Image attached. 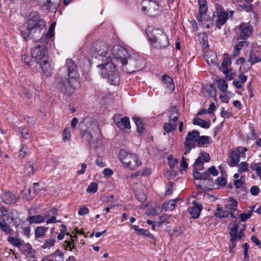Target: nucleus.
<instances>
[{
    "label": "nucleus",
    "instance_id": "1",
    "mask_svg": "<svg viewBox=\"0 0 261 261\" xmlns=\"http://www.w3.org/2000/svg\"><path fill=\"white\" fill-rule=\"evenodd\" d=\"M107 48L99 49L95 58L101 61V63L97 65L100 69L101 76L108 80L112 85H116L119 83V76L117 69L115 64L112 62Z\"/></svg>",
    "mask_w": 261,
    "mask_h": 261
},
{
    "label": "nucleus",
    "instance_id": "2",
    "mask_svg": "<svg viewBox=\"0 0 261 261\" xmlns=\"http://www.w3.org/2000/svg\"><path fill=\"white\" fill-rule=\"evenodd\" d=\"M32 58L40 64L43 73L46 76L51 74L53 68L48 61V53L44 45H38L32 50Z\"/></svg>",
    "mask_w": 261,
    "mask_h": 261
},
{
    "label": "nucleus",
    "instance_id": "3",
    "mask_svg": "<svg viewBox=\"0 0 261 261\" xmlns=\"http://www.w3.org/2000/svg\"><path fill=\"white\" fill-rule=\"evenodd\" d=\"M147 36L151 44L155 48L162 49L169 45L168 38L162 30L154 29L147 33Z\"/></svg>",
    "mask_w": 261,
    "mask_h": 261
},
{
    "label": "nucleus",
    "instance_id": "4",
    "mask_svg": "<svg viewBox=\"0 0 261 261\" xmlns=\"http://www.w3.org/2000/svg\"><path fill=\"white\" fill-rule=\"evenodd\" d=\"M57 87L62 93L70 95L74 92V90L79 87L80 83H73L72 79L69 77H60L56 80Z\"/></svg>",
    "mask_w": 261,
    "mask_h": 261
},
{
    "label": "nucleus",
    "instance_id": "5",
    "mask_svg": "<svg viewBox=\"0 0 261 261\" xmlns=\"http://www.w3.org/2000/svg\"><path fill=\"white\" fill-rule=\"evenodd\" d=\"M112 55L116 61L121 65L123 70L127 73H131L134 70L127 69L126 65L127 64V59L129 55L126 49L120 45H115L112 50Z\"/></svg>",
    "mask_w": 261,
    "mask_h": 261
},
{
    "label": "nucleus",
    "instance_id": "6",
    "mask_svg": "<svg viewBox=\"0 0 261 261\" xmlns=\"http://www.w3.org/2000/svg\"><path fill=\"white\" fill-rule=\"evenodd\" d=\"M119 159L125 167L134 170L136 167L141 164L138 156L134 153H128L125 150L119 151Z\"/></svg>",
    "mask_w": 261,
    "mask_h": 261
},
{
    "label": "nucleus",
    "instance_id": "7",
    "mask_svg": "<svg viewBox=\"0 0 261 261\" xmlns=\"http://www.w3.org/2000/svg\"><path fill=\"white\" fill-rule=\"evenodd\" d=\"M45 26H34V27H27L26 30L21 31L22 36L26 41L32 39L35 42H37L43 37L44 35V29Z\"/></svg>",
    "mask_w": 261,
    "mask_h": 261
},
{
    "label": "nucleus",
    "instance_id": "8",
    "mask_svg": "<svg viewBox=\"0 0 261 261\" xmlns=\"http://www.w3.org/2000/svg\"><path fill=\"white\" fill-rule=\"evenodd\" d=\"M252 31L253 27L249 23L242 22L235 28L239 39L244 40L249 38Z\"/></svg>",
    "mask_w": 261,
    "mask_h": 261
},
{
    "label": "nucleus",
    "instance_id": "9",
    "mask_svg": "<svg viewBox=\"0 0 261 261\" xmlns=\"http://www.w3.org/2000/svg\"><path fill=\"white\" fill-rule=\"evenodd\" d=\"M199 133L196 130H193L189 132L187 136L185 138V141L184 142V146L185 149V154L189 153L191 150L192 148L195 147L194 143L197 142Z\"/></svg>",
    "mask_w": 261,
    "mask_h": 261
},
{
    "label": "nucleus",
    "instance_id": "10",
    "mask_svg": "<svg viewBox=\"0 0 261 261\" xmlns=\"http://www.w3.org/2000/svg\"><path fill=\"white\" fill-rule=\"evenodd\" d=\"M247 149L242 146H239L236 148V150L232 151L230 154L229 158L230 161L228 164L229 166L234 167L237 166L240 159L241 155L245 156Z\"/></svg>",
    "mask_w": 261,
    "mask_h": 261
},
{
    "label": "nucleus",
    "instance_id": "11",
    "mask_svg": "<svg viewBox=\"0 0 261 261\" xmlns=\"http://www.w3.org/2000/svg\"><path fill=\"white\" fill-rule=\"evenodd\" d=\"M66 68L67 70V75L70 79H72L73 83L79 82L76 79L77 75V66L71 59H68L66 61Z\"/></svg>",
    "mask_w": 261,
    "mask_h": 261
},
{
    "label": "nucleus",
    "instance_id": "12",
    "mask_svg": "<svg viewBox=\"0 0 261 261\" xmlns=\"http://www.w3.org/2000/svg\"><path fill=\"white\" fill-rule=\"evenodd\" d=\"M160 2L154 1V2L143 3V6L142 7V11H147L149 15H155L160 11Z\"/></svg>",
    "mask_w": 261,
    "mask_h": 261
},
{
    "label": "nucleus",
    "instance_id": "13",
    "mask_svg": "<svg viewBox=\"0 0 261 261\" xmlns=\"http://www.w3.org/2000/svg\"><path fill=\"white\" fill-rule=\"evenodd\" d=\"M45 26V22L40 19L39 14L37 11L32 12L29 15L27 27L32 28L34 26Z\"/></svg>",
    "mask_w": 261,
    "mask_h": 261
},
{
    "label": "nucleus",
    "instance_id": "14",
    "mask_svg": "<svg viewBox=\"0 0 261 261\" xmlns=\"http://www.w3.org/2000/svg\"><path fill=\"white\" fill-rule=\"evenodd\" d=\"M239 225L238 223H234L232 226L230 228L229 236H230V241L232 244L229 246V250L231 253L234 252V249L236 247V241L237 240V232L238 231V228Z\"/></svg>",
    "mask_w": 261,
    "mask_h": 261
},
{
    "label": "nucleus",
    "instance_id": "15",
    "mask_svg": "<svg viewBox=\"0 0 261 261\" xmlns=\"http://www.w3.org/2000/svg\"><path fill=\"white\" fill-rule=\"evenodd\" d=\"M192 204L193 206L189 207L188 211L190 214L191 217L192 219H195L199 217L202 209V206L196 200L193 201Z\"/></svg>",
    "mask_w": 261,
    "mask_h": 261
},
{
    "label": "nucleus",
    "instance_id": "16",
    "mask_svg": "<svg viewBox=\"0 0 261 261\" xmlns=\"http://www.w3.org/2000/svg\"><path fill=\"white\" fill-rule=\"evenodd\" d=\"M162 83L164 88L167 91L172 92L175 88L173 80L170 76L164 74L162 77Z\"/></svg>",
    "mask_w": 261,
    "mask_h": 261
},
{
    "label": "nucleus",
    "instance_id": "17",
    "mask_svg": "<svg viewBox=\"0 0 261 261\" xmlns=\"http://www.w3.org/2000/svg\"><path fill=\"white\" fill-rule=\"evenodd\" d=\"M199 13L201 15V17L200 19H198V21L199 22L200 20L201 21L203 19L204 21H210V18L209 17H207L205 14V12L207 11V7L206 6V2L205 0H199Z\"/></svg>",
    "mask_w": 261,
    "mask_h": 261
},
{
    "label": "nucleus",
    "instance_id": "18",
    "mask_svg": "<svg viewBox=\"0 0 261 261\" xmlns=\"http://www.w3.org/2000/svg\"><path fill=\"white\" fill-rule=\"evenodd\" d=\"M200 180H207L208 186H205L204 184L202 185H199L201 189L204 190H211L213 187V180L210 179V175L208 172L201 173Z\"/></svg>",
    "mask_w": 261,
    "mask_h": 261
},
{
    "label": "nucleus",
    "instance_id": "19",
    "mask_svg": "<svg viewBox=\"0 0 261 261\" xmlns=\"http://www.w3.org/2000/svg\"><path fill=\"white\" fill-rule=\"evenodd\" d=\"M19 197L17 198L16 196L11 192H5L3 195V201L6 204H10L17 202Z\"/></svg>",
    "mask_w": 261,
    "mask_h": 261
},
{
    "label": "nucleus",
    "instance_id": "20",
    "mask_svg": "<svg viewBox=\"0 0 261 261\" xmlns=\"http://www.w3.org/2000/svg\"><path fill=\"white\" fill-rule=\"evenodd\" d=\"M204 58L209 65L212 66L217 65V57L214 52L212 51L207 52L204 55Z\"/></svg>",
    "mask_w": 261,
    "mask_h": 261
},
{
    "label": "nucleus",
    "instance_id": "21",
    "mask_svg": "<svg viewBox=\"0 0 261 261\" xmlns=\"http://www.w3.org/2000/svg\"><path fill=\"white\" fill-rule=\"evenodd\" d=\"M169 119L170 122L176 123L178 119L179 113L176 107L171 108L169 111Z\"/></svg>",
    "mask_w": 261,
    "mask_h": 261
},
{
    "label": "nucleus",
    "instance_id": "22",
    "mask_svg": "<svg viewBox=\"0 0 261 261\" xmlns=\"http://www.w3.org/2000/svg\"><path fill=\"white\" fill-rule=\"evenodd\" d=\"M230 64L231 61L229 57H225L223 59L220 69L224 74H228L231 70V68L230 67Z\"/></svg>",
    "mask_w": 261,
    "mask_h": 261
},
{
    "label": "nucleus",
    "instance_id": "23",
    "mask_svg": "<svg viewBox=\"0 0 261 261\" xmlns=\"http://www.w3.org/2000/svg\"><path fill=\"white\" fill-rule=\"evenodd\" d=\"M229 201L231 202V204H226L225 205V207L228 209L230 210V215L231 217L233 218H236L237 216L233 215V213L237 210V207L238 204V201L236 199H234L232 197H230L229 198Z\"/></svg>",
    "mask_w": 261,
    "mask_h": 261
},
{
    "label": "nucleus",
    "instance_id": "24",
    "mask_svg": "<svg viewBox=\"0 0 261 261\" xmlns=\"http://www.w3.org/2000/svg\"><path fill=\"white\" fill-rule=\"evenodd\" d=\"M248 61L250 63L251 66H252L256 63L261 62V58L257 56L255 52L251 51L249 54ZM251 67V66L248 67L246 69V71H248Z\"/></svg>",
    "mask_w": 261,
    "mask_h": 261
},
{
    "label": "nucleus",
    "instance_id": "25",
    "mask_svg": "<svg viewBox=\"0 0 261 261\" xmlns=\"http://www.w3.org/2000/svg\"><path fill=\"white\" fill-rule=\"evenodd\" d=\"M47 229L48 227H44L42 226L37 227L34 231L35 239L38 240L40 238H42Z\"/></svg>",
    "mask_w": 261,
    "mask_h": 261
},
{
    "label": "nucleus",
    "instance_id": "26",
    "mask_svg": "<svg viewBox=\"0 0 261 261\" xmlns=\"http://www.w3.org/2000/svg\"><path fill=\"white\" fill-rule=\"evenodd\" d=\"M27 220L32 224L34 223H41L44 222L45 219L41 215H37L28 217Z\"/></svg>",
    "mask_w": 261,
    "mask_h": 261
},
{
    "label": "nucleus",
    "instance_id": "27",
    "mask_svg": "<svg viewBox=\"0 0 261 261\" xmlns=\"http://www.w3.org/2000/svg\"><path fill=\"white\" fill-rule=\"evenodd\" d=\"M117 126L121 130L126 128H130V124L129 118L128 117H124L122 118L119 123L117 124Z\"/></svg>",
    "mask_w": 261,
    "mask_h": 261
},
{
    "label": "nucleus",
    "instance_id": "28",
    "mask_svg": "<svg viewBox=\"0 0 261 261\" xmlns=\"http://www.w3.org/2000/svg\"><path fill=\"white\" fill-rule=\"evenodd\" d=\"M133 120L137 126V132L140 134H142L143 133L144 128V123L140 117H134Z\"/></svg>",
    "mask_w": 261,
    "mask_h": 261
},
{
    "label": "nucleus",
    "instance_id": "29",
    "mask_svg": "<svg viewBox=\"0 0 261 261\" xmlns=\"http://www.w3.org/2000/svg\"><path fill=\"white\" fill-rule=\"evenodd\" d=\"M0 229L5 232L6 234H12V229L10 227V225L8 224L6 221L3 220H0Z\"/></svg>",
    "mask_w": 261,
    "mask_h": 261
},
{
    "label": "nucleus",
    "instance_id": "30",
    "mask_svg": "<svg viewBox=\"0 0 261 261\" xmlns=\"http://www.w3.org/2000/svg\"><path fill=\"white\" fill-rule=\"evenodd\" d=\"M177 198L170 200L169 201L166 202L164 203L163 207L165 211H172L173 210L176 204Z\"/></svg>",
    "mask_w": 261,
    "mask_h": 261
},
{
    "label": "nucleus",
    "instance_id": "31",
    "mask_svg": "<svg viewBox=\"0 0 261 261\" xmlns=\"http://www.w3.org/2000/svg\"><path fill=\"white\" fill-rule=\"evenodd\" d=\"M24 172L26 176L30 177L34 174V164L31 163H28L24 166Z\"/></svg>",
    "mask_w": 261,
    "mask_h": 261
},
{
    "label": "nucleus",
    "instance_id": "32",
    "mask_svg": "<svg viewBox=\"0 0 261 261\" xmlns=\"http://www.w3.org/2000/svg\"><path fill=\"white\" fill-rule=\"evenodd\" d=\"M193 124L204 128H208L210 126V124H207L206 121L200 118H195L193 120Z\"/></svg>",
    "mask_w": 261,
    "mask_h": 261
},
{
    "label": "nucleus",
    "instance_id": "33",
    "mask_svg": "<svg viewBox=\"0 0 261 261\" xmlns=\"http://www.w3.org/2000/svg\"><path fill=\"white\" fill-rule=\"evenodd\" d=\"M176 124L173 122H166L163 125V129L167 133H171L172 130L176 129Z\"/></svg>",
    "mask_w": 261,
    "mask_h": 261
},
{
    "label": "nucleus",
    "instance_id": "34",
    "mask_svg": "<svg viewBox=\"0 0 261 261\" xmlns=\"http://www.w3.org/2000/svg\"><path fill=\"white\" fill-rule=\"evenodd\" d=\"M210 138L208 136L199 135L198 139L197 141V144L198 146H201L205 144H208L210 143Z\"/></svg>",
    "mask_w": 261,
    "mask_h": 261
},
{
    "label": "nucleus",
    "instance_id": "35",
    "mask_svg": "<svg viewBox=\"0 0 261 261\" xmlns=\"http://www.w3.org/2000/svg\"><path fill=\"white\" fill-rule=\"evenodd\" d=\"M229 214H230V211L228 212L227 211L223 210L222 208H217L215 215L216 217L219 218H227Z\"/></svg>",
    "mask_w": 261,
    "mask_h": 261
},
{
    "label": "nucleus",
    "instance_id": "36",
    "mask_svg": "<svg viewBox=\"0 0 261 261\" xmlns=\"http://www.w3.org/2000/svg\"><path fill=\"white\" fill-rule=\"evenodd\" d=\"M228 18V13L225 12H221L218 16L217 21L220 24L223 25Z\"/></svg>",
    "mask_w": 261,
    "mask_h": 261
},
{
    "label": "nucleus",
    "instance_id": "37",
    "mask_svg": "<svg viewBox=\"0 0 261 261\" xmlns=\"http://www.w3.org/2000/svg\"><path fill=\"white\" fill-rule=\"evenodd\" d=\"M250 168L255 171L257 175L261 177V163H252L250 165Z\"/></svg>",
    "mask_w": 261,
    "mask_h": 261
},
{
    "label": "nucleus",
    "instance_id": "38",
    "mask_svg": "<svg viewBox=\"0 0 261 261\" xmlns=\"http://www.w3.org/2000/svg\"><path fill=\"white\" fill-rule=\"evenodd\" d=\"M217 83L219 90L225 92L228 87L226 82L224 80L220 79L217 80Z\"/></svg>",
    "mask_w": 261,
    "mask_h": 261
},
{
    "label": "nucleus",
    "instance_id": "39",
    "mask_svg": "<svg viewBox=\"0 0 261 261\" xmlns=\"http://www.w3.org/2000/svg\"><path fill=\"white\" fill-rule=\"evenodd\" d=\"M248 164L246 162H242L238 165V172L241 174L248 171Z\"/></svg>",
    "mask_w": 261,
    "mask_h": 261
},
{
    "label": "nucleus",
    "instance_id": "40",
    "mask_svg": "<svg viewBox=\"0 0 261 261\" xmlns=\"http://www.w3.org/2000/svg\"><path fill=\"white\" fill-rule=\"evenodd\" d=\"M81 137L85 139L88 142H90L92 139V136L91 133L87 130H82L81 131Z\"/></svg>",
    "mask_w": 261,
    "mask_h": 261
},
{
    "label": "nucleus",
    "instance_id": "41",
    "mask_svg": "<svg viewBox=\"0 0 261 261\" xmlns=\"http://www.w3.org/2000/svg\"><path fill=\"white\" fill-rule=\"evenodd\" d=\"M239 7L246 12H251L253 11V6L252 4H242L239 5Z\"/></svg>",
    "mask_w": 261,
    "mask_h": 261
},
{
    "label": "nucleus",
    "instance_id": "42",
    "mask_svg": "<svg viewBox=\"0 0 261 261\" xmlns=\"http://www.w3.org/2000/svg\"><path fill=\"white\" fill-rule=\"evenodd\" d=\"M98 189V185L96 182H91L86 190L88 193H95Z\"/></svg>",
    "mask_w": 261,
    "mask_h": 261
},
{
    "label": "nucleus",
    "instance_id": "43",
    "mask_svg": "<svg viewBox=\"0 0 261 261\" xmlns=\"http://www.w3.org/2000/svg\"><path fill=\"white\" fill-rule=\"evenodd\" d=\"M55 240L53 238H50L45 241L42 247L44 249L50 248L54 246Z\"/></svg>",
    "mask_w": 261,
    "mask_h": 261
},
{
    "label": "nucleus",
    "instance_id": "44",
    "mask_svg": "<svg viewBox=\"0 0 261 261\" xmlns=\"http://www.w3.org/2000/svg\"><path fill=\"white\" fill-rule=\"evenodd\" d=\"M8 241L14 246L19 247L22 245L20 240L17 238L9 237Z\"/></svg>",
    "mask_w": 261,
    "mask_h": 261
},
{
    "label": "nucleus",
    "instance_id": "45",
    "mask_svg": "<svg viewBox=\"0 0 261 261\" xmlns=\"http://www.w3.org/2000/svg\"><path fill=\"white\" fill-rule=\"evenodd\" d=\"M138 235H142L151 239H154L153 234L150 233V232L147 229H144L141 228V230H139V233Z\"/></svg>",
    "mask_w": 261,
    "mask_h": 261
},
{
    "label": "nucleus",
    "instance_id": "46",
    "mask_svg": "<svg viewBox=\"0 0 261 261\" xmlns=\"http://www.w3.org/2000/svg\"><path fill=\"white\" fill-rule=\"evenodd\" d=\"M168 164L170 167L172 169L174 168L175 165L178 163V160L176 158H173L171 156H169L168 158Z\"/></svg>",
    "mask_w": 261,
    "mask_h": 261
},
{
    "label": "nucleus",
    "instance_id": "47",
    "mask_svg": "<svg viewBox=\"0 0 261 261\" xmlns=\"http://www.w3.org/2000/svg\"><path fill=\"white\" fill-rule=\"evenodd\" d=\"M71 134L69 130L66 128L63 132V139L64 141H68L70 139Z\"/></svg>",
    "mask_w": 261,
    "mask_h": 261
},
{
    "label": "nucleus",
    "instance_id": "48",
    "mask_svg": "<svg viewBox=\"0 0 261 261\" xmlns=\"http://www.w3.org/2000/svg\"><path fill=\"white\" fill-rule=\"evenodd\" d=\"M249 44V42L244 40L239 42L234 47L238 48L240 51L242 49V48L244 46H248Z\"/></svg>",
    "mask_w": 261,
    "mask_h": 261
},
{
    "label": "nucleus",
    "instance_id": "49",
    "mask_svg": "<svg viewBox=\"0 0 261 261\" xmlns=\"http://www.w3.org/2000/svg\"><path fill=\"white\" fill-rule=\"evenodd\" d=\"M55 23H56L55 22H54L50 25L48 31V32L47 33V34H46L47 37L50 38L51 37H52L54 36V27H55Z\"/></svg>",
    "mask_w": 261,
    "mask_h": 261
},
{
    "label": "nucleus",
    "instance_id": "50",
    "mask_svg": "<svg viewBox=\"0 0 261 261\" xmlns=\"http://www.w3.org/2000/svg\"><path fill=\"white\" fill-rule=\"evenodd\" d=\"M21 60L24 63L26 66L29 67L31 61V58L29 57L27 55L24 54L21 56Z\"/></svg>",
    "mask_w": 261,
    "mask_h": 261
},
{
    "label": "nucleus",
    "instance_id": "51",
    "mask_svg": "<svg viewBox=\"0 0 261 261\" xmlns=\"http://www.w3.org/2000/svg\"><path fill=\"white\" fill-rule=\"evenodd\" d=\"M89 212V211L87 207L85 206H82L80 207L78 211V214L80 216H83L88 214Z\"/></svg>",
    "mask_w": 261,
    "mask_h": 261
},
{
    "label": "nucleus",
    "instance_id": "52",
    "mask_svg": "<svg viewBox=\"0 0 261 261\" xmlns=\"http://www.w3.org/2000/svg\"><path fill=\"white\" fill-rule=\"evenodd\" d=\"M175 184L172 181L169 182V185L167 188V190L166 191L165 194L166 195H171L172 193V189L173 188Z\"/></svg>",
    "mask_w": 261,
    "mask_h": 261
},
{
    "label": "nucleus",
    "instance_id": "53",
    "mask_svg": "<svg viewBox=\"0 0 261 261\" xmlns=\"http://www.w3.org/2000/svg\"><path fill=\"white\" fill-rule=\"evenodd\" d=\"M260 190L256 186H253L250 188V193L251 195L256 196L259 193Z\"/></svg>",
    "mask_w": 261,
    "mask_h": 261
},
{
    "label": "nucleus",
    "instance_id": "54",
    "mask_svg": "<svg viewBox=\"0 0 261 261\" xmlns=\"http://www.w3.org/2000/svg\"><path fill=\"white\" fill-rule=\"evenodd\" d=\"M39 187V183L36 182L33 184V195L31 196V198H33L37 193H39L40 191V189H38Z\"/></svg>",
    "mask_w": 261,
    "mask_h": 261
},
{
    "label": "nucleus",
    "instance_id": "55",
    "mask_svg": "<svg viewBox=\"0 0 261 261\" xmlns=\"http://www.w3.org/2000/svg\"><path fill=\"white\" fill-rule=\"evenodd\" d=\"M207 171L209 174L210 173L213 176H217L218 174V171L214 166H212L211 167L208 168Z\"/></svg>",
    "mask_w": 261,
    "mask_h": 261
},
{
    "label": "nucleus",
    "instance_id": "56",
    "mask_svg": "<svg viewBox=\"0 0 261 261\" xmlns=\"http://www.w3.org/2000/svg\"><path fill=\"white\" fill-rule=\"evenodd\" d=\"M168 218V216L166 215H164L160 217V220L157 222L158 225L161 226V225L165 222Z\"/></svg>",
    "mask_w": 261,
    "mask_h": 261
},
{
    "label": "nucleus",
    "instance_id": "57",
    "mask_svg": "<svg viewBox=\"0 0 261 261\" xmlns=\"http://www.w3.org/2000/svg\"><path fill=\"white\" fill-rule=\"evenodd\" d=\"M180 167L183 168L184 170H186L187 169L188 167V164L187 162L186 159L184 156H182L181 161L180 163Z\"/></svg>",
    "mask_w": 261,
    "mask_h": 261
},
{
    "label": "nucleus",
    "instance_id": "58",
    "mask_svg": "<svg viewBox=\"0 0 261 261\" xmlns=\"http://www.w3.org/2000/svg\"><path fill=\"white\" fill-rule=\"evenodd\" d=\"M200 156H201L204 162H208L211 160L210 154L208 153L201 152Z\"/></svg>",
    "mask_w": 261,
    "mask_h": 261
},
{
    "label": "nucleus",
    "instance_id": "59",
    "mask_svg": "<svg viewBox=\"0 0 261 261\" xmlns=\"http://www.w3.org/2000/svg\"><path fill=\"white\" fill-rule=\"evenodd\" d=\"M251 215L250 213H242L240 215V220L242 222H245L246 221Z\"/></svg>",
    "mask_w": 261,
    "mask_h": 261
},
{
    "label": "nucleus",
    "instance_id": "60",
    "mask_svg": "<svg viewBox=\"0 0 261 261\" xmlns=\"http://www.w3.org/2000/svg\"><path fill=\"white\" fill-rule=\"evenodd\" d=\"M204 161L201 156H199L197 159L195 160L193 166H201L203 165Z\"/></svg>",
    "mask_w": 261,
    "mask_h": 261
},
{
    "label": "nucleus",
    "instance_id": "61",
    "mask_svg": "<svg viewBox=\"0 0 261 261\" xmlns=\"http://www.w3.org/2000/svg\"><path fill=\"white\" fill-rule=\"evenodd\" d=\"M146 214L148 215H150L154 216V215H158L159 214H160V212H159L158 211L156 210V208H150V209H148L146 211Z\"/></svg>",
    "mask_w": 261,
    "mask_h": 261
},
{
    "label": "nucleus",
    "instance_id": "62",
    "mask_svg": "<svg viewBox=\"0 0 261 261\" xmlns=\"http://www.w3.org/2000/svg\"><path fill=\"white\" fill-rule=\"evenodd\" d=\"M251 240L254 243L256 246L261 248V241H260L255 236H252L251 237Z\"/></svg>",
    "mask_w": 261,
    "mask_h": 261
},
{
    "label": "nucleus",
    "instance_id": "63",
    "mask_svg": "<svg viewBox=\"0 0 261 261\" xmlns=\"http://www.w3.org/2000/svg\"><path fill=\"white\" fill-rule=\"evenodd\" d=\"M217 181L219 185L223 186H225L227 183V180L226 178L224 177H219Z\"/></svg>",
    "mask_w": 261,
    "mask_h": 261
},
{
    "label": "nucleus",
    "instance_id": "64",
    "mask_svg": "<svg viewBox=\"0 0 261 261\" xmlns=\"http://www.w3.org/2000/svg\"><path fill=\"white\" fill-rule=\"evenodd\" d=\"M243 185V181L240 179H238L234 181V186L237 189H239L242 187Z\"/></svg>",
    "mask_w": 261,
    "mask_h": 261
}]
</instances>
